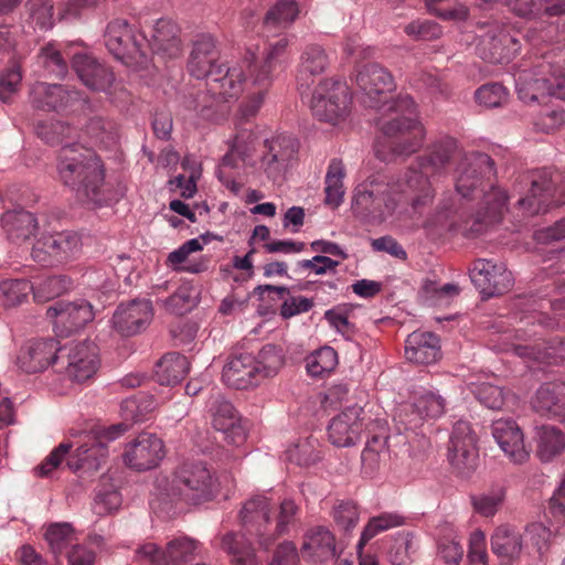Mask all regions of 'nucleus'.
<instances>
[{
	"instance_id": "39",
	"label": "nucleus",
	"mask_w": 565,
	"mask_h": 565,
	"mask_svg": "<svg viewBox=\"0 0 565 565\" xmlns=\"http://www.w3.org/2000/svg\"><path fill=\"white\" fill-rule=\"evenodd\" d=\"M387 440L386 434H375L366 440L361 455L362 470L365 475H373L388 457Z\"/></svg>"
},
{
	"instance_id": "16",
	"label": "nucleus",
	"mask_w": 565,
	"mask_h": 565,
	"mask_svg": "<svg viewBox=\"0 0 565 565\" xmlns=\"http://www.w3.org/2000/svg\"><path fill=\"white\" fill-rule=\"evenodd\" d=\"M456 190L463 198L475 196L484 178L494 175V161L483 152L465 153L458 167Z\"/></svg>"
},
{
	"instance_id": "64",
	"label": "nucleus",
	"mask_w": 565,
	"mask_h": 565,
	"mask_svg": "<svg viewBox=\"0 0 565 565\" xmlns=\"http://www.w3.org/2000/svg\"><path fill=\"white\" fill-rule=\"evenodd\" d=\"M40 58L42 65L50 74L56 77H64L66 75L68 70L67 63L62 57L60 51H57L53 45L49 44L42 47Z\"/></svg>"
},
{
	"instance_id": "32",
	"label": "nucleus",
	"mask_w": 565,
	"mask_h": 565,
	"mask_svg": "<svg viewBox=\"0 0 565 565\" xmlns=\"http://www.w3.org/2000/svg\"><path fill=\"white\" fill-rule=\"evenodd\" d=\"M522 546V535L508 525L499 526L491 536V550L505 565L520 557Z\"/></svg>"
},
{
	"instance_id": "63",
	"label": "nucleus",
	"mask_w": 565,
	"mask_h": 565,
	"mask_svg": "<svg viewBox=\"0 0 565 565\" xmlns=\"http://www.w3.org/2000/svg\"><path fill=\"white\" fill-rule=\"evenodd\" d=\"M192 288L188 285L180 286L169 298L163 301L167 311L182 316L192 308Z\"/></svg>"
},
{
	"instance_id": "57",
	"label": "nucleus",
	"mask_w": 565,
	"mask_h": 565,
	"mask_svg": "<svg viewBox=\"0 0 565 565\" xmlns=\"http://www.w3.org/2000/svg\"><path fill=\"white\" fill-rule=\"evenodd\" d=\"M253 141L254 135L250 131L238 132L234 138L231 150L223 157V167L235 168L237 160L244 161L249 156Z\"/></svg>"
},
{
	"instance_id": "53",
	"label": "nucleus",
	"mask_w": 565,
	"mask_h": 565,
	"mask_svg": "<svg viewBox=\"0 0 565 565\" xmlns=\"http://www.w3.org/2000/svg\"><path fill=\"white\" fill-rule=\"evenodd\" d=\"M338 365V354L331 347L317 350L307 359V371L312 376H323Z\"/></svg>"
},
{
	"instance_id": "17",
	"label": "nucleus",
	"mask_w": 565,
	"mask_h": 565,
	"mask_svg": "<svg viewBox=\"0 0 565 565\" xmlns=\"http://www.w3.org/2000/svg\"><path fill=\"white\" fill-rule=\"evenodd\" d=\"M253 56V63L262 62V58H256L254 53L247 52L244 56L242 64H235L226 66L222 64L217 66L214 73L209 77L210 89L221 96L224 100L228 98L238 97L245 86H250L249 71L247 67L246 60L250 61Z\"/></svg>"
},
{
	"instance_id": "60",
	"label": "nucleus",
	"mask_w": 565,
	"mask_h": 565,
	"mask_svg": "<svg viewBox=\"0 0 565 565\" xmlns=\"http://www.w3.org/2000/svg\"><path fill=\"white\" fill-rule=\"evenodd\" d=\"M508 201L507 193L499 189L491 186L490 191L483 195V212L489 217L490 222H500L505 211Z\"/></svg>"
},
{
	"instance_id": "10",
	"label": "nucleus",
	"mask_w": 565,
	"mask_h": 565,
	"mask_svg": "<svg viewBox=\"0 0 565 565\" xmlns=\"http://www.w3.org/2000/svg\"><path fill=\"white\" fill-rule=\"evenodd\" d=\"M529 214L545 213L552 205L565 203V174L541 172L531 179L529 195L519 200Z\"/></svg>"
},
{
	"instance_id": "31",
	"label": "nucleus",
	"mask_w": 565,
	"mask_h": 565,
	"mask_svg": "<svg viewBox=\"0 0 565 565\" xmlns=\"http://www.w3.org/2000/svg\"><path fill=\"white\" fill-rule=\"evenodd\" d=\"M163 57L174 58L181 54V41L178 25L168 19H159L153 28L151 41L147 40V47Z\"/></svg>"
},
{
	"instance_id": "7",
	"label": "nucleus",
	"mask_w": 565,
	"mask_h": 565,
	"mask_svg": "<svg viewBox=\"0 0 565 565\" xmlns=\"http://www.w3.org/2000/svg\"><path fill=\"white\" fill-rule=\"evenodd\" d=\"M350 103L349 88L345 84L323 79L312 93L310 109L319 121L335 126L348 117Z\"/></svg>"
},
{
	"instance_id": "58",
	"label": "nucleus",
	"mask_w": 565,
	"mask_h": 565,
	"mask_svg": "<svg viewBox=\"0 0 565 565\" xmlns=\"http://www.w3.org/2000/svg\"><path fill=\"white\" fill-rule=\"evenodd\" d=\"M154 408V402L150 397H131L120 405V414L125 422L139 423L145 420L148 413Z\"/></svg>"
},
{
	"instance_id": "27",
	"label": "nucleus",
	"mask_w": 565,
	"mask_h": 565,
	"mask_svg": "<svg viewBox=\"0 0 565 565\" xmlns=\"http://www.w3.org/2000/svg\"><path fill=\"white\" fill-rule=\"evenodd\" d=\"M215 40L210 35H202L193 42L188 70L196 78H209L217 66L222 64Z\"/></svg>"
},
{
	"instance_id": "22",
	"label": "nucleus",
	"mask_w": 565,
	"mask_h": 565,
	"mask_svg": "<svg viewBox=\"0 0 565 565\" xmlns=\"http://www.w3.org/2000/svg\"><path fill=\"white\" fill-rule=\"evenodd\" d=\"M515 85L518 96L524 103L537 102L546 96L565 99V77H539L523 70L519 72Z\"/></svg>"
},
{
	"instance_id": "28",
	"label": "nucleus",
	"mask_w": 565,
	"mask_h": 565,
	"mask_svg": "<svg viewBox=\"0 0 565 565\" xmlns=\"http://www.w3.org/2000/svg\"><path fill=\"white\" fill-rule=\"evenodd\" d=\"M492 436L512 461L522 463L529 458L523 443V434L514 420L503 418L493 420Z\"/></svg>"
},
{
	"instance_id": "15",
	"label": "nucleus",
	"mask_w": 565,
	"mask_h": 565,
	"mask_svg": "<svg viewBox=\"0 0 565 565\" xmlns=\"http://www.w3.org/2000/svg\"><path fill=\"white\" fill-rule=\"evenodd\" d=\"M72 68L79 81L93 92H102L110 96L116 95L117 92H124L113 70L92 55L75 54Z\"/></svg>"
},
{
	"instance_id": "19",
	"label": "nucleus",
	"mask_w": 565,
	"mask_h": 565,
	"mask_svg": "<svg viewBox=\"0 0 565 565\" xmlns=\"http://www.w3.org/2000/svg\"><path fill=\"white\" fill-rule=\"evenodd\" d=\"M55 330L62 335H68L94 319L92 305L79 299L73 302L57 301L46 310Z\"/></svg>"
},
{
	"instance_id": "41",
	"label": "nucleus",
	"mask_w": 565,
	"mask_h": 565,
	"mask_svg": "<svg viewBox=\"0 0 565 565\" xmlns=\"http://www.w3.org/2000/svg\"><path fill=\"white\" fill-rule=\"evenodd\" d=\"M268 151L264 154L265 164L273 163L285 164L292 160L298 151L297 140L289 136H279L271 140L265 141Z\"/></svg>"
},
{
	"instance_id": "52",
	"label": "nucleus",
	"mask_w": 565,
	"mask_h": 565,
	"mask_svg": "<svg viewBox=\"0 0 565 565\" xmlns=\"http://www.w3.org/2000/svg\"><path fill=\"white\" fill-rule=\"evenodd\" d=\"M559 382L543 384L537 391L534 399V408L537 412L547 413L558 417L561 394Z\"/></svg>"
},
{
	"instance_id": "3",
	"label": "nucleus",
	"mask_w": 565,
	"mask_h": 565,
	"mask_svg": "<svg viewBox=\"0 0 565 565\" xmlns=\"http://www.w3.org/2000/svg\"><path fill=\"white\" fill-rule=\"evenodd\" d=\"M56 170L60 181L72 189L81 202L100 206L110 200L104 166L92 149L67 142L58 151Z\"/></svg>"
},
{
	"instance_id": "49",
	"label": "nucleus",
	"mask_w": 565,
	"mask_h": 565,
	"mask_svg": "<svg viewBox=\"0 0 565 565\" xmlns=\"http://www.w3.org/2000/svg\"><path fill=\"white\" fill-rule=\"evenodd\" d=\"M505 498L503 488L498 487L488 491L471 495L473 511L481 516L491 518L502 507Z\"/></svg>"
},
{
	"instance_id": "12",
	"label": "nucleus",
	"mask_w": 565,
	"mask_h": 565,
	"mask_svg": "<svg viewBox=\"0 0 565 565\" xmlns=\"http://www.w3.org/2000/svg\"><path fill=\"white\" fill-rule=\"evenodd\" d=\"M29 102L34 110L61 114L88 99L83 92L72 86L35 82L30 87Z\"/></svg>"
},
{
	"instance_id": "56",
	"label": "nucleus",
	"mask_w": 565,
	"mask_h": 565,
	"mask_svg": "<svg viewBox=\"0 0 565 565\" xmlns=\"http://www.w3.org/2000/svg\"><path fill=\"white\" fill-rule=\"evenodd\" d=\"M33 289L34 286L25 279L2 281L0 284V290L2 292L3 306L13 307L22 303Z\"/></svg>"
},
{
	"instance_id": "30",
	"label": "nucleus",
	"mask_w": 565,
	"mask_h": 565,
	"mask_svg": "<svg viewBox=\"0 0 565 565\" xmlns=\"http://www.w3.org/2000/svg\"><path fill=\"white\" fill-rule=\"evenodd\" d=\"M440 354L439 339L434 333L413 332L405 341V358L414 364H431Z\"/></svg>"
},
{
	"instance_id": "34",
	"label": "nucleus",
	"mask_w": 565,
	"mask_h": 565,
	"mask_svg": "<svg viewBox=\"0 0 565 565\" xmlns=\"http://www.w3.org/2000/svg\"><path fill=\"white\" fill-rule=\"evenodd\" d=\"M216 540L218 547L232 557L233 565H258L254 550L244 534L226 531Z\"/></svg>"
},
{
	"instance_id": "9",
	"label": "nucleus",
	"mask_w": 565,
	"mask_h": 565,
	"mask_svg": "<svg viewBox=\"0 0 565 565\" xmlns=\"http://www.w3.org/2000/svg\"><path fill=\"white\" fill-rule=\"evenodd\" d=\"M99 350L92 341L70 342L61 347L57 372L73 382H85L98 371Z\"/></svg>"
},
{
	"instance_id": "61",
	"label": "nucleus",
	"mask_w": 565,
	"mask_h": 565,
	"mask_svg": "<svg viewBox=\"0 0 565 565\" xmlns=\"http://www.w3.org/2000/svg\"><path fill=\"white\" fill-rule=\"evenodd\" d=\"M534 125L540 131L553 132L565 125V110L558 107H545L536 116Z\"/></svg>"
},
{
	"instance_id": "21",
	"label": "nucleus",
	"mask_w": 565,
	"mask_h": 565,
	"mask_svg": "<svg viewBox=\"0 0 565 565\" xmlns=\"http://www.w3.org/2000/svg\"><path fill=\"white\" fill-rule=\"evenodd\" d=\"M163 457V441L150 433L140 434L127 446L124 454L125 463L137 471L156 468Z\"/></svg>"
},
{
	"instance_id": "62",
	"label": "nucleus",
	"mask_w": 565,
	"mask_h": 565,
	"mask_svg": "<svg viewBox=\"0 0 565 565\" xmlns=\"http://www.w3.org/2000/svg\"><path fill=\"white\" fill-rule=\"evenodd\" d=\"M507 89L498 83L487 84L476 90V99L487 108L499 107L507 102Z\"/></svg>"
},
{
	"instance_id": "59",
	"label": "nucleus",
	"mask_w": 565,
	"mask_h": 565,
	"mask_svg": "<svg viewBox=\"0 0 565 565\" xmlns=\"http://www.w3.org/2000/svg\"><path fill=\"white\" fill-rule=\"evenodd\" d=\"M332 518L335 525L344 532H350L359 522L360 513L352 501H339L333 505Z\"/></svg>"
},
{
	"instance_id": "45",
	"label": "nucleus",
	"mask_w": 565,
	"mask_h": 565,
	"mask_svg": "<svg viewBox=\"0 0 565 565\" xmlns=\"http://www.w3.org/2000/svg\"><path fill=\"white\" fill-rule=\"evenodd\" d=\"M509 43H515V40L504 31L486 34L481 40L482 57L490 63H502L509 57Z\"/></svg>"
},
{
	"instance_id": "11",
	"label": "nucleus",
	"mask_w": 565,
	"mask_h": 565,
	"mask_svg": "<svg viewBox=\"0 0 565 565\" xmlns=\"http://www.w3.org/2000/svg\"><path fill=\"white\" fill-rule=\"evenodd\" d=\"M448 461L454 471L462 478H469L477 470L478 438L468 422L458 420L455 424L448 446Z\"/></svg>"
},
{
	"instance_id": "33",
	"label": "nucleus",
	"mask_w": 565,
	"mask_h": 565,
	"mask_svg": "<svg viewBox=\"0 0 565 565\" xmlns=\"http://www.w3.org/2000/svg\"><path fill=\"white\" fill-rule=\"evenodd\" d=\"M483 3L491 4L503 2L510 10L519 17L532 18L544 12L546 15L554 17L565 13V1L563 0H481Z\"/></svg>"
},
{
	"instance_id": "4",
	"label": "nucleus",
	"mask_w": 565,
	"mask_h": 565,
	"mask_svg": "<svg viewBox=\"0 0 565 565\" xmlns=\"http://www.w3.org/2000/svg\"><path fill=\"white\" fill-rule=\"evenodd\" d=\"M158 498L164 502L200 505L213 501L220 493L216 471L200 459L181 461L169 477L156 480Z\"/></svg>"
},
{
	"instance_id": "50",
	"label": "nucleus",
	"mask_w": 565,
	"mask_h": 565,
	"mask_svg": "<svg viewBox=\"0 0 565 565\" xmlns=\"http://www.w3.org/2000/svg\"><path fill=\"white\" fill-rule=\"evenodd\" d=\"M318 440L312 437L299 440L287 449V459L298 466H311L320 459Z\"/></svg>"
},
{
	"instance_id": "46",
	"label": "nucleus",
	"mask_w": 565,
	"mask_h": 565,
	"mask_svg": "<svg viewBox=\"0 0 565 565\" xmlns=\"http://www.w3.org/2000/svg\"><path fill=\"white\" fill-rule=\"evenodd\" d=\"M199 542L188 536H180L167 543L168 564L188 565L198 555Z\"/></svg>"
},
{
	"instance_id": "14",
	"label": "nucleus",
	"mask_w": 565,
	"mask_h": 565,
	"mask_svg": "<svg viewBox=\"0 0 565 565\" xmlns=\"http://www.w3.org/2000/svg\"><path fill=\"white\" fill-rule=\"evenodd\" d=\"M129 425L124 420V423H119L104 429L90 445L83 444L76 448L74 456L66 462L67 467L74 472L79 470L85 472L98 470L100 462L107 457L105 443L116 439L127 431Z\"/></svg>"
},
{
	"instance_id": "25",
	"label": "nucleus",
	"mask_w": 565,
	"mask_h": 565,
	"mask_svg": "<svg viewBox=\"0 0 565 565\" xmlns=\"http://www.w3.org/2000/svg\"><path fill=\"white\" fill-rule=\"evenodd\" d=\"M361 407H349L334 416L328 426V437L335 447H350L359 440L363 430Z\"/></svg>"
},
{
	"instance_id": "54",
	"label": "nucleus",
	"mask_w": 565,
	"mask_h": 565,
	"mask_svg": "<svg viewBox=\"0 0 565 565\" xmlns=\"http://www.w3.org/2000/svg\"><path fill=\"white\" fill-rule=\"evenodd\" d=\"M297 14L298 8L294 0H280L266 13L264 23L267 28H287Z\"/></svg>"
},
{
	"instance_id": "43",
	"label": "nucleus",
	"mask_w": 565,
	"mask_h": 565,
	"mask_svg": "<svg viewBox=\"0 0 565 565\" xmlns=\"http://www.w3.org/2000/svg\"><path fill=\"white\" fill-rule=\"evenodd\" d=\"M84 131L95 143L106 148L115 145L118 139L116 122L102 116L90 117L85 124Z\"/></svg>"
},
{
	"instance_id": "13",
	"label": "nucleus",
	"mask_w": 565,
	"mask_h": 565,
	"mask_svg": "<svg viewBox=\"0 0 565 565\" xmlns=\"http://www.w3.org/2000/svg\"><path fill=\"white\" fill-rule=\"evenodd\" d=\"M445 412V399L436 393L419 388L412 393L408 402L399 405L395 418L405 429L419 427L427 418H437Z\"/></svg>"
},
{
	"instance_id": "38",
	"label": "nucleus",
	"mask_w": 565,
	"mask_h": 565,
	"mask_svg": "<svg viewBox=\"0 0 565 565\" xmlns=\"http://www.w3.org/2000/svg\"><path fill=\"white\" fill-rule=\"evenodd\" d=\"M190 363L179 353L166 354L156 366V377L161 385L179 384L188 374Z\"/></svg>"
},
{
	"instance_id": "8",
	"label": "nucleus",
	"mask_w": 565,
	"mask_h": 565,
	"mask_svg": "<svg viewBox=\"0 0 565 565\" xmlns=\"http://www.w3.org/2000/svg\"><path fill=\"white\" fill-rule=\"evenodd\" d=\"M105 45L108 51L125 63L141 64L147 56V39L137 32L126 20L110 21L105 31Z\"/></svg>"
},
{
	"instance_id": "55",
	"label": "nucleus",
	"mask_w": 565,
	"mask_h": 565,
	"mask_svg": "<svg viewBox=\"0 0 565 565\" xmlns=\"http://www.w3.org/2000/svg\"><path fill=\"white\" fill-rule=\"evenodd\" d=\"M257 369L259 370V379L275 376L284 365V356L277 347L268 344L265 345L258 353Z\"/></svg>"
},
{
	"instance_id": "18",
	"label": "nucleus",
	"mask_w": 565,
	"mask_h": 565,
	"mask_svg": "<svg viewBox=\"0 0 565 565\" xmlns=\"http://www.w3.org/2000/svg\"><path fill=\"white\" fill-rule=\"evenodd\" d=\"M472 284L487 298L507 292L513 285L512 273L505 264L477 259L470 269Z\"/></svg>"
},
{
	"instance_id": "5",
	"label": "nucleus",
	"mask_w": 565,
	"mask_h": 565,
	"mask_svg": "<svg viewBox=\"0 0 565 565\" xmlns=\"http://www.w3.org/2000/svg\"><path fill=\"white\" fill-rule=\"evenodd\" d=\"M298 512L299 507L291 499H284L274 508L268 498L255 495L243 504L239 520L246 532L268 548L296 523Z\"/></svg>"
},
{
	"instance_id": "47",
	"label": "nucleus",
	"mask_w": 565,
	"mask_h": 565,
	"mask_svg": "<svg viewBox=\"0 0 565 565\" xmlns=\"http://www.w3.org/2000/svg\"><path fill=\"white\" fill-rule=\"evenodd\" d=\"M47 246L52 253V259L55 262H64L73 256L81 246V241L77 234L72 232H62L54 235H47Z\"/></svg>"
},
{
	"instance_id": "24",
	"label": "nucleus",
	"mask_w": 565,
	"mask_h": 565,
	"mask_svg": "<svg viewBox=\"0 0 565 565\" xmlns=\"http://www.w3.org/2000/svg\"><path fill=\"white\" fill-rule=\"evenodd\" d=\"M212 425L224 435L228 444L239 446L246 440L242 419L232 403L222 396L216 397L210 407Z\"/></svg>"
},
{
	"instance_id": "2",
	"label": "nucleus",
	"mask_w": 565,
	"mask_h": 565,
	"mask_svg": "<svg viewBox=\"0 0 565 565\" xmlns=\"http://www.w3.org/2000/svg\"><path fill=\"white\" fill-rule=\"evenodd\" d=\"M354 84L360 102L380 113L375 124L386 140L376 143V158L393 162L418 151L426 130L417 119L416 104L411 96L388 98L395 88L392 74L377 63H369L356 70Z\"/></svg>"
},
{
	"instance_id": "44",
	"label": "nucleus",
	"mask_w": 565,
	"mask_h": 565,
	"mask_svg": "<svg viewBox=\"0 0 565 565\" xmlns=\"http://www.w3.org/2000/svg\"><path fill=\"white\" fill-rule=\"evenodd\" d=\"M36 135L45 143L57 146L77 137V129L66 121H41L36 126Z\"/></svg>"
},
{
	"instance_id": "51",
	"label": "nucleus",
	"mask_w": 565,
	"mask_h": 565,
	"mask_svg": "<svg viewBox=\"0 0 565 565\" xmlns=\"http://www.w3.org/2000/svg\"><path fill=\"white\" fill-rule=\"evenodd\" d=\"M33 286L34 299L39 302H45L67 291L72 281L66 276H50Z\"/></svg>"
},
{
	"instance_id": "35",
	"label": "nucleus",
	"mask_w": 565,
	"mask_h": 565,
	"mask_svg": "<svg viewBox=\"0 0 565 565\" xmlns=\"http://www.w3.org/2000/svg\"><path fill=\"white\" fill-rule=\"evenodd\" d=\"M2 226L12 242H23L34 235L38 222L28 211H8L1 217Z\"/></svg>"
},
{
	"instance_id": "26",
	"label": "nucleus",
	"mask_w": 565,
	"mask_h": 565,
	"mask_svg": "<svg viewBox=\"0 0 565 565\" xmlns=\"http://www.w3.org/2000/svg\"><path fill=\"white\" fill-rule=\"evenodd\" d=\"M256 358L248 353L232 355L223 369V380L226 385L236 390H246L258 385L259 370Z\"/></svg>"
},
{
	"instance_id": "42",
	"label": "nucleus",
	"mask_w": 565,
	"mask_h": 565,
	"mask_svg": "<svg viewBox=\"0 0 565 565\" xmlns=\"http://www.w3.org/2000/svg\"><path fill=\"white\" fill-rule=\"evenodd\" d=\"M344 166L341 160L333 159L328 168V172L326 175V198L324 204L328 206L335 209L338 207L343 200L344 195V186H343V178H344Z\"/></svg>"
},
{
	"instance_id": "37",
	"label": "nucleus",
	"mask_w": 565,
	"mask_h": 565,
	"mask_svg": "<svg viewBox=\"0 0 565 565\" xmlns=\"http://www.w3.org/2000/svg\"><path fill=\"white\" fill-rule=\"evenodd\" d=\"M328 56L318 45H309L301 54L297 79L301 86H309L315 76L322 74L328 66Z\"/></svg>"
},
{
	"instance_id": "36",
	"label": "nucleus",
	"mask_w": 565,
	"mask_h": 565,
	"mask_svg": "<svg viewBox=\"0 0 565 565\" xmlns=\"http://www.w3.org/2000/svg\"><path fill=\"white\" fill-rule=\"evenodd\" d=\"M565 449V435L563 431L550 425L536 428V456L543 462L552 461Z\"/></svg>"
},
{
	"instance_id": "29",
	"label": "nucleus",
	"mask_w": 565,
	"mask_h": 565,
	"mask_svg": "<svg viewBox=\"0 0 565 565\" xmlns=\"http://www.w3.org/2000/svg\"><path fill=\"white\" fill-rule=\"evenodd\" d=\"M301 551L313 562L331 561L337 555L335 537L327 526H311L305 533Z\"/></svg>"
},
{
	"instance_id": "23",
	"label": "nucleus",
	"mask_w": 565,
	"mask_h": 565,
	"mask_svg": "<svg viewBox=\"0 0 565 565\" xmlns=\"http://www.w3.org/2000/svg\"><path fill=\"white\" fill-rule=\"evenodd\" d=\"M152 317L151 302L135 299L117 307L113 316V327L121 335L132 337L145 330Z\"/></svg>"
},
{
	"instance_id": "20",
	"label": "nucleus",
	"mask_w": 565,
	"mask_h": 565,
	"mask_svg": "<svg viewBox=\"0 0 565 565\" xmlns=\"http://www.w3.org/2000/svg\"><path fill=\"white\" fill-rule=\"evenodd\" d=\"M61 347L54 339H35L25 343L18 355V365L26 373H36L50 365L57 372Z\"/></svg>"
},
{
	"instance_id": "48",
	"label": "nucleus",
	"mask_w": 565,
	"mask_h": 565,
	"mask_svg": "<svg viewBox=\"0 0 565 565\" xmlns=\"http://www.w3.org/2000/svg\"><path fill=\"white\" fill-rule=\"evenodd\" d=\"M22 68L19 61H11L0 74V102L13 103L19 94L22 84Z\"/></svg>"
},
{
	"instance_id": "40",
	"label": "nucleus",
	"mask_w": 565,
	"mask_h": 565,
	"mask_svg": "<svg viewBox=\"0 0 565 565\" xmlns=\"http://www.w3.org/2000/svg\"><path fill=\"white\" fill-rule=\"evenodd\" d=\"M44 536L56 561L63 552L67 553L74 545H77L74 529L70 523L49 525Z\"/></svg>"
},
{
	"instance_id": "1",
	"label": "nucleus",
	"mask_w": 565,
	"mask_h": 565,
	"mask_svg": "<svg viewBox=\"0 0 565 565\" xmlns=\"http://www.w3.org/2000/svg\"><path fill=\"white\" fill-rule=\"evenodd\" d=\"M463 156L455 138L444 136L434 140L403 175L377 171L360 183L352 202L354 214L372 224L396 215L397 220H409L424 227L446 220L447 209L434 205L433 180L447 175Z\"/></svg>"
},
{
	"instance_id": "6",
	"label": "nucleus",
	"mask_w": 565,
	"mask_h": 565,
	"mask_svg": "<svg viewBox=\"0 0 565 565\" xmlns=\"http://www.w3.org/2000/svg\"><path fill=\"white\" fill-rule=\"evenodd\" d=\"M287 46V39H279L268 45L262 56V62L253 63V57L250 61L248 58L246 60L250 86L254 87L255 90L252 93L249 99L242 106L243 117H253L259 110L276 72L280 71L285 65Z\"/></svg>"
}]
</instances>
